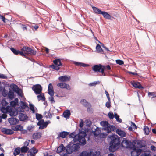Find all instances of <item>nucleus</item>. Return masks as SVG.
Segmentation results:
<instances>
[{
	"label": "nucleus",
	"mask_w": 156,
	"mask_h": 156,
	"mask_svg": "<svg viewBox=\"0 0 156 156\" xmlns=\"http://www.w3.org/2000/svg\"><path fill=\"white\" fill-rule=\"evenodd\" d=\"M86 135V129L83 128L79 129V133L75 135V132L71 133L69 136L70 137L73 138V141L75 143L79 142L81 145H84L86 144V140L85 137Z\"/></svg>",
	"instance_id": "nucleus-1"
},
{
	"label": "nucleus",
	"mask_w": 156,
	"mask_h": 156,
	"mask_svg": "<svg viewBox=\"0 0 156 156\" xmlns=\"http://www.w3.org/2000/svg\"><path fill=\"white\" fill-rule=\"evenodd\" d=\"M108 140H111L109 147V150L110 152H114L118 148L120 143L119 137L117 135H112L109 136L107 138Z\"/></svg>",
	"instance_id": "nucleus-2"
},
{
	"label": "nucleus",
	"mask_w": 156,
	"mask_h": 156,
	"mask_svg": "<svg viewBox=\"0 0 156 156\" xmlns=\"http://www.w3.org/2000/svg\"><path fill=\"white\" fill-rule=\"evenodd\" d=\"M21 50L23 52V54H27L29 55H35L36 53V51L31 48L27 47H23Z\"/></svg>",
	"instance_id": "nucleus-3"
},
{
	"label": "nucleus",
	"mask_w": 156,
	"mask_h": 156,
	"mask_svg": "<svg viewBox=\"0 0 156 156\" xmlns=\"http://www.w3.org/2000/svg\"><path fill=\"white\" fill-rule=\"evenodd\" d=\"M104 69L102 68V66L100 64L99 65H95L92 67V69L95 72H101V76H105L106 74L104 72Z\"/></svg>",
	"instance_id": "nucleus-4"
},
{
	"label": "nucleus",
	"mask_w": 156,
	"mask_h": 156,
	"mask_svg": "<svg viewBox=\"0 0 156 156\" xmlns=\"http://www.w3.org/2000/svg\"><path fill=\"white\" fill-rule=\"evenodd\" d=\"M131 149V156H138L141 153V150L137 148L133 145H132V147Z\"/></svg>",
	"instance_id": "nucleus-5"
},
{
	"label": "nucleus",
	"mask_w": 156,
	"mask_h": 156,
	"mask_svg": "<svg viewBox=\"0 0 156 156\" xmlns=\"http://www.w3.org/2000/svg\"><path fill=\"white\" fill-rule=\"evenodd\" d=\"M53 62L54 65H51V67L55 70H59L60 69V66H62L60 59H55L53 60Z\"/></svg>",
	"instance_id": "nucleus-6"
},
{
	"label": "nucleus",
	"mask_w": 156,
	"mask_h": 156,
	"mask_svg": "<svg viewBox=\"0 0 156 156\" xmlns=\"http://www.w3.org/2000/svg\"><path fill=\"white\" fill-rule=\"evenodd\" d=\"M32 89L36 94H41L42 90V87L39 84L34 85Z\"/></svg>",
	"instance_id": "nucleus-7"
},
{
	"label": "nucleus",
	"mask_w": 156,
	"mask_h": 156,
	"mask_svg": "<svg viewBox=\"0 0 156 156\" xmlns=\"http://www.w3.org/2000/svg\"><path fill=\"white\" fill-rule=\"evenodd\" d=\"M122 146L124 147L131 148L133 144H131L128 140L125 138H123V140L121 143Z\"/></svg>",
	"instance_id": "nucleus-8"
},
{
	"label": "nucleus",
	"mask_w": 156,
	"mask_h": 156,
	"mask_svg": "<svg viewBox=\"0 0 156 156\" xmlns=\"http://www.w3.org/2000/svg\"><path fill=\"white\" fill-rule=\"evenodd\" d=\"M57 86L61 88H66L68 90H70L71 89V87L69 84L63 82L57 84Z\"/></svg>",
	"instance_id": "nucleus-9"
},
{
	"label": "nucleus",
	"mask_w": 156,
	"mask_h": 156,
	"mask_svg": "<svg viewBox=\"0 0 156 156\" xmlns=\"http://www.w3.org/2000/svg\"><path fill=\"white\" fill-rule=\"evenodd\" d=\"M70 77L69 75H65L60 76L58 77L59 80L61 82H65L69 81Z\"/></svg>",
	"instance_id": "nucleus-10"
},
{
	"label": "nucleus",
	"mask_w": 156,
	"mask_h": 156,
	"mask_svg": "<svg viewBox=\"0 0 156 156\" xmlns=\"http://www.w3.org/2000/svg\"><path fill=\"white\" fill-rule=\"evenodd\" d=\"M9 115L11 116H15L18 114L17 109L15 108H12L10 106L9 111Z\"/></svg>",
	"instance_id": "nucleus-11"
},
{
	"label": "nucleus",
	"mask_w": 156,
	"mask_h": 156,
	"mask_svg": "<svg viewBox=\"0 0 156 156\" xmlns=\"http://www.w3.org/2000/svg\"><path fill=\"white\" fill-rule=\"evenodd\" d=\"M2 131L3 133L8 135L12 134L14 133L13 130L5 128H2Z\"/></svg>",
	"instance_id": "nucleus-12"
},
{
	"label": "nucleus",
	"mask_w": 156,
	"mask_h": 156,
	"mask_svg": "<svg viewBox=\"0 0 156 156\" xmlns=\"http://www.w3.org/2000/svg\"><path fill=\"white\" fill-rule=\"evenodd\" d=\"M10 50L12 52L16 55H18L20 54L21 55L25 57V55H24L23 52L22 51H20L18 50H16L13 48H11Z\"/></svg>",
	"instance_id": "nucleus-13"
},
{
	"label": "nucleus",
	"mask_w": 156,
	"mask_h": 156,
	"mask_svg": "<svg viewBox=\"0 0 156 156\" xmlns=\"http://www.w3.org/2000/svg\"><path fill=\"white\" fill-rule=\"evenodd\" d=\"M37 150L35 148H32L27 153L28 156H35L37 152Z\"/></svg>",
	"instance_id": "nucleus-14"
},
{
	"label": "nucleus",
	"mask_w": 156,
	"mask_h": 156,
	"mask_svg": "<svg viewBox=\"0 0 156 156\" xmlns=\"http://www.w3.org/2000/svg\"><path fill=\"white\" fill-rule=\"evenodd\" d=\"M8 121L11 125H14L18 123L19 120L16 118H12L8 119Z\"/></svg>",
	"instance_id": "nucleus-15"
},
{
	"label": "nucleus",
	"mask_w": 156,
	"mask_h": 156,
	"mask_svg": "<svg viewBox=\"0 0 156 156\" xmlns=\"http://www.w3.org/2000/svg\"><path fill=\"white\" fill-rule=\"evenodd\" d=\"M48 93L51 96H53L54 94V91L52 85L51 83L49 84L48 89Z\"/></svg>",
	"instance_id": "nucleus-16"
},
{
	"label": "nucleus",
	"mask_w": 156,
	"mask_h": 156,
	"mask_svg": "<svg viewBox=\"0 0 156 156\" xmlns=\"http://www.w3.org/2000/svg\"><path fill=\"white\" fill-rule=\"evenodd\" d=\"M115 129V127L114 126L109 125V126L106 128H104L103 129L106 131H108V133H109L111 132V130L114 131Z\"/></svg>",
	"instance_id": "nucleus-17"
},
{
	"label": "nucleus",
	"mask_w": 156,
	"mask_h": 156,
	"mask_svg": "<svg viewBox=\"0 0 156 156\" xmlns=\"http://www.w3.org/2000/svg\"><path fill=\"white\" fill-rule=\"evenodd\" d=\"M131 84L133 87L135 88H137L139 89H141L143 88V87L138 82L133 81L131 82Z\"/></svg>",
	"instance_id": "nucleus-18"
},
{
	"label": "nucleus",
	"mask_w": 156,
	"mask_h": 156,
	"mask_svg": "<svg viewBox=\"0 0 156 156\" xmlns=\"http://www.w3.org/2000/svg\"><path fill=\"white\" fill-rule=\"evenodd\" d=\"M80 102L83 105L87 108V109L90 108L91 107L90 104L85 99L81 100Z\"/></svg>",
	"instance_id": "nucleus-19"
},
{
	"label": "nucleus",
	"mask_w": 156,
	"mask_h": 156,
	"mask_svg": "<svg viewBox=\"0 0 156 156\" xmlns=\"http://www.w3.org/2000/svg\"><path fill=\"white\" fill-rule=\"evenodd\" d=\"M11 128L13 131H22L23 130V127L22 126L18 125L16 126H12Z\"/></svg>",
	"instance_id": "nucleus-20"
},
{
	"label": "nucleus",
	"mask_w": 156,
	"mask_h": 156,
	"mask_svg": "<svg viewBox=\"0 0 156 156\" xmlns=\"http://www.w3.org/2000/svg\"><path fill=\"white\" fill-rule=\"evenodd\" d=\"M19 118L20 121H24L27 119L28 117L24 114L20 113L19 115Z\"/></svg>",
	"instance_id": "nucleus-21"
},
{
	"label": "nucleus",
	"mask_w": 156,
	"mask_h": 156,
	"mask_svg": "<svg viewBox=\"0 0 156 156\" xmlns=\"http://www.w3.org/2000/svg\"><path fill=\"white\" fill-rule=\"evenodd\" d=\"M20 106L23 110L24 109L26 110H29V108L26 103L21 101L20 103Z\"/></svg>",
	"instance_id": "nucleus-22"
},
{
	"label": "nucleus",
	"mask_w": 156,
	"mask_h": 156,
	"mask_svg": "<svg viewBox=\"0 0 156 156\" xmlns=\"http://www.w3.org/2000/svg\"><path fill=\"white\" fill-rule=\"evenodd\" d=\"M68 134L69 133L67 132L63 131L61 132L58 134L57 138H58L59 137H61L62 138H65Z\"/></svg>",
	"instance_id": "nucleus-23"
},
{
	"label": "nucleus",
	"mask_w": 156,
	"mask_h": 156,
	"mask_svg": "<svg viewBox=\"0 0 156 156\" xmlns=\"http://www.w3.org/2000/svg\"><path fill=\"white\" fill-rule=\"evenodd\" d=\"M116 132L117 134L121 137H125L126 136V134L125 132L120 129H117Z\"/></svg>",
	"instance_id": "nucleus-24"
},
{
	"label": "nucleus",
	"mask_w": 156,
	"mask_h": 156,
	"mask_svg": "<svg viewBox=\"0 0 156 156\" xmlns=\"http://www.w3.org/2000/svg\"><path fill=\"white\" fill-rule=\"evenodd\" d=\"M41 134L40 132H36L34 133L32 135L33 138L34 140L39 139L41 136Z\"/></svg>",
	"instance_id": "nucleus-25"
},
{
	"label": "nucleus",
	"mask_w": 156,
	"mask_h": 156,
	"mask_svg": "<svg viewBox=\"0 0 156 156\" xmlns=\"http://www.w3.org/2000/svg\"><path fill=\"white\" fill-rule=\"evenodd\" d=\"M71 147L72 150L73 152L77 151L79 148V144L78 143L73 144Z\"/></svg>",
	"instance_id": "nucleus-26"
},
{
	"label": "nucleus",
	"mask_w": 156,
	"mask_h": 156,
	"mask_svg": "<svg viewBox=\"0 0 156 156\" xmlns=\"http://www.w3.org/2000/svg\"><path fill=\"white\" fill-rule=\"evenodd\" d=\"M63 115L65 118L66 119L69 118L70 115V110H66L63 112Z\"/></svg>",
	"instance_id": "nucleus-27"
},
{
	"label": "nucleus",
	"mask_w": 156,
	"mask_h": 156,
	"mask_svg": "<svg viewBox=\"0 0 156 156\" xmlns=\"http://www.w3.org/2000/svg\"><path fill=\"white\" fill-rule=\"evenodd\" d=\"M92 154V151H90L89 152L84 151L82 152L80 154V156H91Z\"/></svg>",
	"instance_id": "nucleus-28"
},
{
	"label": "nucleus",
	"mask_w": 156,
	"mask_h": 156,
	"mask_svg": "<svg viewBox=\"0 0 156 156\" xmlns=\"http://www.w3.org/2000/svg\"><path fill=\"white\" fill-rule=\"evenodd\" d=\"M101 132L100 129L97 127L95 129V131H93L92 133L95 136H99L100 133Z\"/></svg>",
	"instance_id": "nucleus-29"
},
{
	"label": "nucleus",
	"mask_w": 156,
	"mask_h": 156,
	"mask_svg": "<svg viewBox=\"0 0 156 156\" xmlns=\"http://www.w3.org/2000/svg\"><path fill=\"white\" fill-rule=\"evenodd\" d=\"M101 14L106 19H110L111 18V16L106 12L102 11Z\"/></svg>",
	"instance_id": "nucleus-30"
},
{
	"label": "nucleus",
	"mask_w": 156,
	"mask_h": 156,
	"mask_svg": "<svg viewBox=\"0 0 156 156\" xmlns=\"http://www.w3.org/2000/svg\"><path fill=\"white\" fill-rule=\"evenodd\" d=\"M65 148L62 144H61L57 148L56 152L57 153H60L65 150Z\"/></svg>",
	"instance_id": "nucleus-31"
},
{
	"label": "nucleus",
	"mask_w": 156,
	"mask_h": 156,
	"mask_svg": "<svg viewBox=\"0 0 156 156\" xmlns=\"http://www.w3.org/2000/svg\"><path fill=\"white\" fill-rule=\"evenodd\" d=\"M10 107V106H8L6 108H5L4 107H2L1 108V111L3 113H6L9 112Z\"/></svg>",
	"instance_id": "nucleus-32"
},
{
	"label": "nucleus",
	"mask_w": 156,
	"mask_h": 156,
	"mask_svg": "<svg viewBox=\"0 0 156 156\" xmlns=\"http://www.w3.org/2000/svg\"><path fill=\"white\" fill-rule=\"evenodd\" d=\"M96 49L97 52L101 53H103V51L99 44H98L97 45Z\"/></svg>",
	"instance_id": "nucleus-33"
},
{
	"label": "nucleus",
	"mask_w": 156,
	"mask_h": 156,
	"mask_svg": "<svg viewBox=\"0 0 156 156\" xmlns=\"http://www.w3.org/2000/svg\"><path fill=\"white\" fill-rule=\"evenodd\" d=\"M92 8L94 11L96 13L101 14V13L102 12L98 8L94 6L92 7Z\"/></svg>",
	"instance_id": "nucleus-34"
},
{
	"label": "nucleus",
	"mask_w": 156,
	"mask_h": 156,
	"mask_svg": "<svg viewBox=\"0 0 156 156\" xmlns=\"http://www.w3.org/2000/svg\"><path fill=\"white\" fill-rule=\"evenodd\" d=\"M37 98L38 101L41 100L44 101L45 100V98L44 94H40L39 95L37 96Z\"/></svg>",
	"instance_id": "nucleus-35"
},
{
	"label": "nucleus",
	"mask_w": 156,
	"mask_h": 156,
	"mask_svg": "<svg viewBox=\"0 0 156 156\" xmlns=\"http://www.w3.org/2000/svg\"><path fill=\"white\" fill-rule=\"evenodd\" d=\"M100 124L102 126L104 127V128H106L109 126V125L108 122L104 121H101L100 122Z\"/></svg>",
	"instance_id": "nucleus-36"
},
{
	"label": "nucleus",
	"mask_w": 156,
	"mask_h": 156,
	"mask_svg": "<svg viewBox=\"0 0 156 156\" xmlns=\"http://www.w3.org/2000/svg\"><path fill=\"white\" fill-rule=\"evenodd\" d=\"M74 64L76 66H80L83 67H86L88 66V65L87 64L78 62H74Z\"/></svg>",
	"instance_id": "nucleus-37"
},
{
	"label": "nucleus",
	"mask_w": 156,
	"mask_h": 156,
	"mask_svg": "<svg viewBox=\"0 0 156 156\" xmlns=\"http://www.w3.org/2000/svg\"><path fill=\"white\" fill-rule=\"evenodd\" d=\"M20 151V148H16L14 151L13 155L15 156L19 154Z\"/></svg>",
	"instance_id": "nucleus-38"
},
{
	"label": "nucleus",
	"mask_w": 156,
	"mask_h": 156,
	"mask_svg": "<svg viewBox=\"0 0 156 156\" xmlns=\"http://www.w3.org/2000/svg\"><path fill=\"white\" fill-rule=\"evenodd\" d=\"M8 96L9 98L11 100L13 98L14 96V92L11 91H9L8 93Z\"/></svg>",
	"instance_id": "nucleus-39"
},
{
	"label": "nucleus",
	"mask_w": 156,
	"mask_h": 156,
	"mask_svg": "<svg viewBox=\"0 0 156 156\" xmlns=\"http://www.w3.org/2000/svg\"><path fill=\"white\" fill-rule=\"evenodd\" d=\"M29 150V148L27 147H23L20 149V151L22 152L26 153Z\"/></svg>",
	"instance_id": "nucleus-40"
},
{
	"label": "nucleus",
	"mask_w": 156,
	"mask_h": 156,
	"mask_svg": "<svg viewBox=\"0 0 156 156\" xmlns=\"http://www.w3.org/2000/svg\"><path fill=\"white\" fill-rule=\"evenodd\" d=\"M114 116L116 119V121L119 123H121L122 122V120L119 119V116L116 113H115Z\"/></svg>",
	"instance_id": "nucleus-41"
},
{
	"label": "nucleus",
	"mask_w": 156,
	"mask_h": 156,
	"mask_svg": "<svg viewBox=\"0 0 156 156\" xmlns=\"http://www.w3.org/2000/svg\"><path fill=\"white\" fill-rule=\"evenodd\" d=\"M108 133V131H106V133H100L99 135V136L100 138H103L106 136Z\"/></svg>",
	"instance_id": "nucleus-42"
},
{
	"label": "nucleus",
	"mask_w": 156,
	"mask_h": 156,
	"mask_svg": "<svg viewBox=\"0 0 156 156\" xmlns=\"http://www.w3.org/2000/svg\"><path fill=\"white\" fill-rule=\"evenodd\" d=\"M48 125V123L47 122H45V123L41 125L39 127V129H42L46 128Z\"/></svg>",
	"instance_id": "nucleus-43"
},
{
	"label": "nucleus",
	"mask_w": 156,
	"mask_h": 156,
	"mask_svg": "<svg viewBox=\"0 0 156 156\" xmlns=\"http://www.w3.org/2000/svg\"><path fill=\"white\" fill-rule=\"evenodd\" d=\"M71 147H66V150L67 153L68 154H71L73 152Z\"/></svg>",
	"instance_id": "nucleus-44"
},
{
	"label": "nucleus",
	"mask_w": 156,
	"mask_h": 156,
	"mask_svg": "<svg viewBox=\"0 0 156 156\" xmlns=\"http://www.w3.org/2000/svg\"><path fill=\"white\" fill-rule=\"evenodd\" d=\"M92 153L91 156H101L100 152L99 151H97L94 153L92 151Z\"/></svg>",
	"instance_id": "nucleus-45"
},
{
	"label": "nucleus",
	"mask_w": 156,
	"mask_h": 156,
	"mask_svg": "<svg viewBox=\"0 0 156 156\" xmlns=\"http://www.w3.org/2000/svg\"><path fill=\"white\" fill-rule=\"evenodd\" d=\"M100 83V82L99 81H94L93 83H89V85L90 86H95L97 84H99Z\"/></svg>",
	"instance_id": "nucleus-46"
},
{
	"label": "nucleus",
	"mask_w": 156,
	"mask_h": 156,
	"mask_svg": "<svg viewBox=\"0 0 156 156\" xmlns=\"http://www.w3.org/2000/svg\"><path fill=\"white\" fill-rule=\"evenodd\" d=\"M144 130L146 135H148L149 133V129L147 126H145L144 128Z\"/></svg>",
	"instance_id": "nucleus-47"
},
{
	"label": "nucleus",
	"mask_w": 156,
	"mask_h": 156,
	"mask_svg": "<svg viewBox=\"0 0 156 156\" xmlns=\"http://www.w3.org/2000/svg\"><path fill=\"white\" fill-rule=\"evenodd\" d=\"M30 109L32 111L33 113H34L35 112L34 110V107L33 105L30 104Z\"/></svg>",
	"instance_id": "nucleus-48"
},
{
	"label": "nucleus",
	"mask_w": 156,
	"mask_h": 156,
	"mask_svg": "<svg viewBox=\"0 0 156 156\" xmlns=\"http://www.w3.org/2000/svg\"><path fill=\"white\" fill-rule=\"evenodd\" d=\"M36 119L38 120H40L41 119H42V115H41L38 113L36 114Z\"/></svg>",
	"instance_id": "nucleus-49"
},
{
	"label": "nucleus",
	"mask_w": 156,
	"mask_h": 156,
	"mask_svg": "<svg viewBox=\"0 0 156 156\" xmlns=\"http://www.w3.org/2000/svg\"><path fill=\"white\" fill-rule=\"evenodd\" d=\"M116 62L117 64L119 65H122L124 64L123 61L120 60H116Z\"/></svg>",
	"instance_id": "nucleus-50"
},
{
	"label": "nucleus",
	"mask_w": 156,
	"mask_h": 156,
	"mask_svg": "<svg viewBox=\"0 0 156 156\" xmlns=\"http://www.w3.org/2000/svg\"><path fill=\"white\" fill-rule=\"evenodd\" d=\"M148 95L149 96H152V98L156 97V94L154 92H149Z\"/></svg>",
	"instance_id": "nucleus-51"
},
{
	"label": "nucleus",
	"mask_w": 156,
	"mask_h": 156,
	"mask_svg": "<svg viewBox=\"0 0 156 156\" xmlns=\"http://www.w3.org/2000/svg\"><path fill=\"white\" fill-rule=\"evenodd\" d=\"M20 27L23 30V31H27V28L26 25H23L22 24H20Z\"/></svg>",
	"instance_id": "nucleus-52"
},
{
	"label": "nucleus",
	"mask_w": 156,
	"mask_h": 156,
	"mask_svg": "<svg viewBox=\"0 0 156 156\" xmlns=\"http://www.w3.org/2000/svg\"><path fill=\"white\" fill-rule=\"evenodd\" d=\"M102 68H103V69H104V70L105 69H107L108 70L111 69V67L109 65H108L106 66H102Z\"/></svg>",
	"instance_id": "nucleus-53"
},
{
	"label": "nucleus",
	"mask_w": 156,
	"mask_h": 156,
	"mask_svg": "<svg viewBox=\"0 0 156 156\" xmlns=\"http://www.w3.org/2000/svg\"><path fill=\"white\" fill-rule=\"evenodd\" d=\"M83 123L84 122L83 119H80V124L79 125V126L81 127L82 129V127L83 126Z\"/></svg>",
	"instance_id": "nucleus-54"
},
{
	"label": "nucleus",
	"mask_w": 156,
	"mask_h": 156,
	"mask_svg": "<svg viewBox=\"0 0 156 156\" xmlns=\"http://www.w3.org/2000/svg\"><path fill=\"white\" fill-rule=\"evenodd\" d=\"M45 122H44V120L41 119L40 120L39 122H38L37 123V125L38 126H40L41 125L45 123Z\"/></svg>",
	"instance_id": "nucleus-55"
},
{
	"label": "nucleus",
	"mask_w": 156,
	"mask_h": 156,
	"mask_svg": "<svg viewBox=\"0 0 156 156\" xmlns=\"http://www.w3.org/2000/svg\"><path fill=\"white\" fill-rule=\"evenodd\" d=\"M0 78L3 79H6L7 78V77L5 75L0 73Z\"/></svg>",
	"instance_id": "nucleus-56"
},
{
	"label": "nucleus",
	"mask_w": 156,
	"mask_h": 156,
	"mask_svg": "<svg viewBox=\"0 0 156 156\" xmlns=\"http://www.w3.org/2000/svg\"><path fill=\"white\" fill-rule=\"evenodd\" d=\"M0 19L2 20L3 22L4 23H6V20H7L6 18L4 17L3 16L0 14Z\"/></svg>",
	"instance_id": "nucleus-57"
},
{
	"label": "nucleus",
	"mask_w": 156,
	"mask_h": 156,
	"mask_svg": "<svg viewBox=\"0 0 156 156\" xmlns=\"http://www.w3.org/2000/svg\"><path fill=\"white\" fill-rule=\"evenodd\" d=\"M109 118L111 119H113L115 117L113 113L109 112L108 114Z\"/></svg>",
	"instance_id": "nucleus-58"
},
{
	"label": "nucleus",
	"mask_w": 156,
	"mask_h": 156,
	"mask_svg": "<svg viewBox=\"0 0 156 156\" xmlns=\"http://www.w3.org/2000/svg\"><path fill=\"white\" fill-rule=\"evenodd\" d=\"M17 104L15 101H12L10 102V105L12 107H15Z\"/></svg>",
	"instance_id": "nucleus-59"
},
{
	"label": "nucleus",
	"mask_w": 156,
	"mask_h": 156,
	"mask_svg": "<svg viewBox=\"0 0 156 156\" xmlns=\"http://www.w3.org/2000/svg\"><path fill=\"white\" fill-rule=\"evenodd\" d=\"M51 114L50 112V111L48 112V115L45 116V117L47 118H51L52 117Z\"/></svg>",
	"instance_id": "nucleus-60"
},
{
	"label": "nucleus",
	"mask_w": 156,
	"mask_h": 156,
	"mask_svg": "<svg viewBox=\"0 0 156 156\" xmlns=\"http://www.w3.org/2000/svg\"><path fill=\"white\" fill-rule=\"evenodd\" d=\"M49 99L51 103H53L55 102L53 96H51V97L49 98Z\"/></svg>",
	"instance_id": "nucleus-61"
},
{
	"label": "nucleus",
	"mask_w": 156,
	"mask_h": 156,
	"mask_svg": "<svg viewBox=\"0 0 156 156\" xmlns=\"http://www.w3.org/2000/svg\"><path fill=\"white\" fill-rule=\"evenodd\" d=\"M30 142V140H26L25 142H24V146L27 147L29 145Z\"/></svg>",
	"instance_id": "nucleus-62"
},
{
	"label": "nucleus",
	"mask_w": 156,
	"mask_h": 156,
	"mask_svg": "<svg viewBox=\"0 0 156 156\" xmlns=\"http://www.w3.org/2000/svg\"><path fill=\"white\" fill-rule=\"evenodd\" d=\"M2 104L3 106H5L7 105L8 103L5 101V100L3 99L2 101Z\"/></svg>",
	"instance_id": "nucleus-63"
},
{
	"label": "nucleus",
	"mask_w": 156,
	"mask_h": 156,
	"mask_svg": "<svg viewBox=\"0 0 156 156\" xmlns=\"http://www.w3.org/2000/svg\"><path fill=\"white\" fill-rule=\"evenodd\" d=\"M106 106L108 108H109L111 107V103L110 102H107L105 104Z\"/></svg>",
	"instance_id": "nucleus-64"
}]
</instances>
